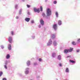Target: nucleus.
Masks as SVG:
<instances>
[{
    "label": "nucleus",
    "instance_id": "obj_1",
    "mask_svg": "<svg viewBox=\"0 0 80 80\" xmlns=\"http://www.w3.org/2000/svg\"><path fill=\"white\" fill-rule=\"evenodd\" d=\"M47 17H49L52 15L51 10L49 8H48L47 9Z\"/></svg>",
    "mask_w": 80,
    "mask_h": 80
},
{
    "label": "nucleus",
    "instance_id": "obj_2",
    "mask_svg": "<svg viewBox=\"0 0 80 80\" xmlns=\"http://www.w3.org/2000/svg\"><path fill=\"white\" fill-rule=\"evenodd\" d=\"M29 68H27L25 69V71H24V73L26 75H28L29 73Z\"/></svg>",
    "mask_w": 80,
    "mask_h": 80
},
{
    "label": "nucleus",
    "instance_id": "obj_3",
    "mask_svg": "<svg viewBox=\"0 0 80 80\" xmlns=\"http://www.w3.org/2000/svg\"><path fill=\"white\" fill-rule=\"evenodd\" d=\"M52 44V39H50L49 40L48 42L47 43V46H50Z\"/></svg>",
    "mask_w": 80,
    "mask_h": 80
},
{
    "label": "nucleus",
    "instance_id": "obj_4",
    "mask_svg": "<svg viewBox=\"0 0 80 80\" xmlns=\"http://www.w3.org/2000/svg\"><path fill=\"white\" fill-rule=\"evenodd\" d=\"M53 29L56 31L57 30V28H58L57 27V24H54L53 25Z\"/></svg>",
    "mask_w": 80,
    "mask_h": 80
},
{
    "label": "nucleus",
    "instance_id": "obj_5",
    "mask_svg": "<svg viewBox=\"0 0 80 80\" xmlns=\"http://www.w3.org/2000/svg\"><path fill=\"white\" fill-rule=\"evenodd\" d=\"M8 40L10 43L12 42V41H13V39L12 38V37H9Z\"/></svg>",
    "mask_w": 80,
    "mask_h": 80
},
{
    "label": "nucleus",
    "instance_id": "obj_6",
    "mask_svg": "<svg viewBox=\"0 0 80 80\" xmlns=\"http://www.w3.org/2000/svg\"><path fill=\"white\" fill-rule=\"evenodd\" d=\"M34 10L35 12H37L38 13H39L40 12V8L37 9L36 8H34Z\"/></svg>",
    "mask_w": 80,
    "mask_h": 80
},
{
    "label": "nucleus",
    "instance_id": "obj_7",
    "mask_svg": "<svg viewBox=\"0 0 80 80\" xmlns=\"http://www.w3.org/2000/svg\"><path fill=\"white\" fill-rule=\"evenodd\" d=\"M40 22L42 25H44V21H43V19H41L40 20Z\"/></svg>",
    "mask_w": 80,
    "mask_h": 80
},
{
    "label": "nucleus",
    "instance_id": "obj_8",
    "mask_svg": "<svg viewBox=\"0 0 80 80\" xmlns=\"http://www.w3.org/2000/svg\"><path fill=\"white\" fill-rule=\"evenodd\" d=\"M30 20V18H26L25 19V21L27 22H29Z\"/></svg>",
    "mask_w": 80,
    "mask_h": 80
},
{
    "label": "nucleus",
    "instance_id": "obj_9",
    "mask_svg": "<svg viewBox=\"0 0 80 80\" xmlns=\"http://www.w3.org/2000/svg\"><path fill=\"white\" fill-rule=\"evenodd\" d=\"M6 57V59H9L10 58V55L9 54H8L7 55Z\"/></svg>",
    "mask_w": 80,
    "mask_h": 80
},
{
    "label": "nucleus",
    "instance_id": "obj_10",
    "mask_svg": "<svg viewBox=\"0 0 80 80\" xmlns=\"http://www.w3.org/2000/svg\"><path fill=\"white\" fill-rule=\"evenodd\" d=\"M53 45L54 46H57V45H58V44L57 43V41H54L53 42Z\"/></svg>",
    "mask_w": 80,
    "mask_h": 80
},
{
    "label": "nucleus",
    "instance_id": "obj_11",
    "mask_svg": "<svg viewBox=\"0 0 80 80\" xmlns=\"http://www.w3.org/2000/svg\"><path fill=\"white\" fill-rule=\"evenodd\" d=\"M56 37V35L55 34H52L51 35V38H55Z\"/></svg>",
    "mask_w": 80,
    "mask_h": 80
},
{
    "label": "nucleus",
    "instance_id": "obj_12",
    "mask_svg": "<svg viewBox=\"0 0 80 80\" xmlns=\"http://www.w3.org/2000/svg\"><path fill=\"white\" fill-rule=\"evenodd\" d=\"M68 52H69V49H65L64 50V53H68Z\"/></svg>",
    "mask_w": 80,
    "mask_h": 80
},
{
    "label": "nucleus",
    "instance_id": "obj_13",
    "mask_svg": "<svg viewBox=\"0 0 80 80\" xmlns=\"http://www.w3.org/2000/svg\"><path fill=\"white\" fill-rule=\"evenodd\" d=\"M8 48L9 50H10L12 49V46H11V44L8 45Z\"/></svg>",
    "mask_w": 80,
    "mask_h": 80
},
{
    "label": "nucleus",
    "instance_id": "obj_14",
    "mask_svg": "<svg viewBox=\"0 0 80 80\" xmlns=\"http://www.w3.org/2000/svg\"><path fill=\"white\" fill-rule=\"evenodd\" d=\"M65 72L66 73H69V68H67L65 70Z\"/></svg>",
    "mask_w": 80,
    "mask_h": 80
},
{
    "label": "nucleus",
    "instance_id": "obj_15",
    "mask_svg": "<svg viewBox=\"0 0 80 80\" xmlns=\"http://www.w3.org/2000/svg\"><path fill=\"white\" fill-rule=\"evenodd\" d=\"M55 15L57 18L58 17V12H56L55 13Z\"/></svg>",
    "mask_w": 80,
    "mask_h": 80
},
{
    "label": "nucleus",
    "instance_id": "obj_16",
    "mask_svg": "<svg viewBox=\"0 0 80 80\" xmlns=\"http://www.w3.org/2000/svg\"><path fill=\"white\" fill-rule=\"evenodd\" d=\"M27 66L30 65V61H28L27 62Z\"/></svg>",
    "mask_w": 80,
    "mask_h": 80
},
{
    "label": "nucleus",
    "instance_id": "obj_17",
    "mask_svg": "<svg viewBox=\"0 0 80 80\" xmlns=\"http://www.w3.org/2000/svg\"><path fill=\"white\" fill-rule=\"evenodd\" d=\"M61 57L62 56H61V55H59L58 56V58L59 60H61V59H62Z\"/></svg>",
    "mask_w": 80,
    "mask_h": 80
},
{
    "label": "nucleus",
    "instance_id": "obj_18",
    "mask_svg": "<svg viewBox=\"0 0 80 80\" xmlns=\"http://www.w3.org/2000/svg\"><path fill=\"white\" fill-rule=\"evenodd\" d=\"M70 62H71V63H75V61L72 60H69Z\"/></svg>",
    "mask_w": 80,
    "mask_h": 80
},
{
    "label": "nucleus",
    "instance_id": "obj_19",
    "mask_svg": "<svg viewBox=\"0 0 80 80\" xmlns=\"http://www.w3.org/2000/svg\"><path fill=\"white\" fill-rule=\"evenodd\" d=\"M56 56V53H52V57H55Z\"/></svg>",
    "mask_w": 80,
    "mask_h": 80
},
{
    "label": "nucleus",
    "instance_id": "obj_20",
    "mask_svg": "<svg viewBox=\"0 0 80 80\" xmlns=\"http://www.w3.org/2000/svg\"><path fill=\"white\" fill-rule=\"evenodd\" d=\"M58 25H62V21L60 20L58 21Z\"/></svg>",
    "mask_w": 80,
    "mask_h": 80
},
{
    "label": "nucleus",
    "instance_id": "obj_21",
    "mask_svg": "<svg viewBox=\"0 0 80 80\" xmlns=\"http://www.w3.org/2000/svg\"><path fill=\"white\" fill-rule=\"evenodd\" d=\"M73 50V48H70L69 49V52H72Z\"/></svg>",
    "mask_w": 80,
    "mask_h": 80
},
{
    "label": "nucleus",
    "instance_id": "obj_22",
    "mask_svg": "<svg viewBox=\"0 0 80 80\" xmlns=\"http://www.w3.org/2000/svg\"><path fill=\"white\" fill-rule=\"evenodd\" d=\"M22 9H21L19 10V15H21V14H22Z\"/></svg>",
    "mask_w": 80,
    "mask_h": 80
},
{
    "label": "nucleus",
    "instance_id": "obj_23",
    "mask_svg": "<svg viewBox=\"0 0 80 80\" xmlns=\"http://www.w3.org/2000/svg\"><path fill=\"white\" fill-rule=\"evenodd\" d=\"M4 68H5L6 69V70H7V69L8 68L7 64H5L4 65Z\"/></svg>",
    "mask_w": 80,
    "mask_h": 80
},
{
    "label": "nucleus",
    "instance_id": "obj_24",
    "mask_svg": "<svg viewBox=\"0 0 80 80\" xmlns=\"http://www.w3.org/2000/svg\"><path fill=\"white\" fill-rule=\"evenodd\" d=\"M18 5L16 4L15 5V9H18Z\"/></svg>",
    "mask_w": 80,
    "mask_h": 80
},
{
    "label": "nucleus",
    "instance_id": "obj_25",
    "mask_svg": "<svg viewBox=\"0 0 80 80\" xmlns=\"http://www.w3.org/2000/svg\"><path fill=\"white\" fill-rule=\"evenodd\" d=\"M3 75V72L2 71L0 72V77Z\"/></svg>",
    "mask_w": 80,
    "mask_h": 80
},
{
    "label": "nucleus",
    "instance_id": "obj_26",
    "mask_svg": "<svg viewBox=\"0 0 80 80\" xmlns=\"http://www.w3.org/2000/svg\"><path fill=\"white\" fill-rule=\"evenodd\" d=\"M0 47L2 49H3V48H5L4 46L2 45H1Z\"/></svg>",
    "mask_w": 80,
    "mask_h": 80
},
{
    "label": "nucleus",
    "instance_id": "obj_27",
    "mask_svg": "<svg viewBox=\"0 0 80 80\" xmlns=\"http://www.w3.org/2000/svg\"><path fill=\"white\" fill-rule=\"evenodd\" d=\"M42 16H43L44 18L45 17H46V16H45V13L43 12L42 13Z\"/></svg>",
    "mask_w": 80,
    "mask_h": 80
},
{
    "label": "nucleus",
    "instance_id": "obj_28",
    "mask_svg": "<svg viewBox=\"0 0 80 80\" xmlns=\"http://www.w3.org/2000/svg\"><path fill=\"white\" fill-rule=\"evenodd\" d=\"M40 9L41 12H42V11H43L42 6H41L40 7Z\"/></svg>",
    "mask_w": 80,
    "mask_h": 80
},
{
    "label": "nucleus",
    "instance_id": "obj_29",
    "mask_svg": "<svg viewBox=\"0 0 80 80\" xmlns=\"http://www.w3.org/2000/svg\"><path fill=\"white\" fill-rule=\"evenodd\" d=\"M27 7L28 8H30V7H31V6L28 5V4H27Z\"/></svg>",
    "mask_w": 80,
    "mask_h": 80
},
{
    "label": "nucleus",
    "instance_id": "obj_30",
    "mask_svg": "<svg viewBox=\"0 0 80 80\" xmlns=\"http://www.w3.org/2000/svg\"><path fill=\"white\" fill-rule=\"evenodd\" d=\"M8 62V61H7V60H6L5 62V65H7Z\"/></svg>",
    "mask_w": 80,
    "mask_h": 80
},
{
    "label": "nucleus",
    "instance_id": "obj_31",
    "mask_svg": "<svg viewBox=\"0 0 80 80\" xmlns=\"http://www.w3.org/2000/svg\"><path fill=\"white\" fill-rule=\"evenodd\" d=\"M72 45H76V43L75 42H72Z\"/></svg>",
    "mask_w": 80,
    "mask_h": 80
},
{
    "label": "nucleus",
    "instance_id": "obj_32",
    "mask_svg": "<svg viewBox=\"0 0 80 80\" xmlns=\"http://www.w3.org/2000/svg\"><path fill=\"white\" fill-rule=\"evenodd\" d=\"M32 38H33V39H34V38H35V36L34 35H32Z\"/></svg>",
    "mask_w": 80,
    "mask_h": 80
},
{
    "label": "nucleus",
    "instance_id": "obj_33",
    "mask_svg": "<svg viewBox=\"0 0 80 80\" xmlns=\"http://www.w3.org/2000/svg\"><path fill=\"white\" fill-rule=\"evenodd\" d=\"M57 1H54V2H53V3H54V4H57Z\"/></svg>",
    "mask_w": 80,
    "mask_h": 80
},
{
    "label": "nucleus",
    "instance_id": "obj_34",
    "mask_svg": "<svg viewBox=\"0 0 80 80\" xmlns=\"http://www.w3.org/2000/svg\"><path fill=\"white\" fill-rule=\"evenodd\" d=\"M11 34L12 35H13V34L14 33V32H13V31H11Z\"/></svg>",
    "mask_w": 80,
    "mask_h": 80
},
{
    "label": "nucleus",
    "instance_id": "obj_35",
    "mask_svg": "<svg viewBox=\"0 0 80 80\" xmlns=\"http://www.w3.org/2000/svg\"><path fill=\"white\" fill-rule=\"evenodd\" d=\"M32 23H34V21L33 20H32L31 21Z\"/></svg>",
    "mask_w": 80,
    "mask_h": 80
},
{
    "label": "nucleus",
    "instance_id": "obj_36",
    "mask_svg": "<svg viewBox=\"0 0 80 80\" xmlns=\"http://www.w3.org/2000/svg\"><path fill=\"white\" fill-rule=\"evenodd\" d=\"M16 19H18V18H19V17H18V16H16Z\"/></svg>",
    "mask_w": 80,
    "mask_h": 80
},
{
    "label": "nucleus",
    "instance_id": "obj_37",
    "mask_svg": "<svg viewBox=\"0 0 80 80\" xmlns=\"http://www.w3.org/2000/svg\"><path fill=\"white\" fill-rule=\"evenodd\" d=\"M42 59H41V58H39V62H41V61H42Z\"/></svg>",
    "mask_w": 80,
    "mask_h": 80
},
{
    "label": "nucleus",
    "instance_id": "obj_38",
    "mask_svg": "<svg viewBox=\"0 0 80 80\" xmlns=\"http://www.w3.org/2000/svg\"><path fill=\"white\" fill-rule=\"evenodd\" d=\"M34 65H37V62H35L34 63Z\"/></svg>",
    "mask_w": 80,
    "mask_h": 80
},
{
    "label": "nucleus",
    "instance_id": "obj_39",
    "mask_svg": "<svg viewBox=\"0 0 80 80\" xmlns=\"http://www.w3.org/2000/svg\"><path fill=\"white\" fill-rule=\"evenodd\" d=\"M59 65V67H62V64L60 63Z\"/></svg>",
    "mask_w": 80,
    "mask_h": 80
},
{
    "label": "nucleus",
    "instance_id": "obj_40",
    "mask_svg": "<svg viewBox=\"0 0 80 80\" xmlns=\"http://www.w3.org/2000/svg\"><path fill=\"white\" fill-rule=\"evenodd\" d=\"M2 80H7V79L5 78H3Z\"/></svg>",
    "mask_w": 80,
    "mask_h": 80
},
{
    "label": "nucleus",
    "instance_id": "obj_41",
    "mask_svg": "<svg viewBox=\"0 0 80 80\" xmlns=\"http://www.w3.org/2000/svg\"><path fill=\"white\" fill-rule=\"evenodd\" d=\"M39 28H41V25H39L38 26Z\"/></svg>",
    "mask_w": 80,
    "mask_h": 80
},
{
    "label": "nucleus",
    "instance_id": "obj_42",
    "mask_svg": "<svg viewBox=\"0 0 80 80\" xmlns=\"http://www.w3.org/2000/svg\"><path fill=\"white\" fill-rule=\"evenodd\" d=\"M78 42H80V39H79L78 40Z\"/></svg>",
    "mask_w": 80,
    "mask_h": 80
},
{
    "label": "nucleus",
    "instance_id": "obj_43",
    "mask_svg": "<svg viewBox=\"0 0 80 80\" xmlns=\"http://www.w3.org/2000/svg\"><path fill=\"white\" fill-rule=\"evenodd\" d=\"M28 15H30V13L29 12H28Z\"/></svg>",
    "mask_w": 80,
    "mask_h": 80
},
{
    "label": "nucleus",
    "instance_id": "obj_44",
    "mask_svg": "<svg viewBox=\"0 0 80 80\" xmlns=\"http://www.w3.org/2000/svg\"><path fill=\"white\" fill-rule=\"evenodd\" d=\"M80 50H78L77 51V52H79Z\"/></svg>",
    "mask_w": 80,
    "mask_h": 80
},
{
    "label": "nucleus",
    "instance_id": "obj_45",
    "mask_svg": "<svg viewBox=\"0 0 80 80\" xmlns=\"http://www.w3.org/2000/svg\"><path fill=\"white\" fill-rule=\"evenodd\" d=\"M48 0H45V1L46 2H47V1Z\"/></svg>",
    "mask_w": 80,
    "mask_h": 80
},
{
    "label": "nucleus",
    "instance_id": "obj_46",
    "mask_svg": "<svg viewBox=\"0 0 80 80\" xmlns=\"http://www.w3.org/2000/svg\"><path fill=\"white\" fill-rule=\"evenodd\" d=\"M25 0H22V1H23V2H24V1H25Z\"/></svg>",
    "mask_w": 80,
    "mask_h": 80
},
{
    "label": "nucleus",
    "instance_id": "obj_47",
    "mask_svg": "<svg viewBox=\"0 0 80 80\" xmlns=\"http://www.w3.org/2000/svg\"><path fill=\"white\" fill-rule=\"evenodd\" d=\"M68 57H70V56H68V57H67V58H68Z\"/></svg>",
    "mask_w": 80,
    "mask_h": 80
}]
</instances>
